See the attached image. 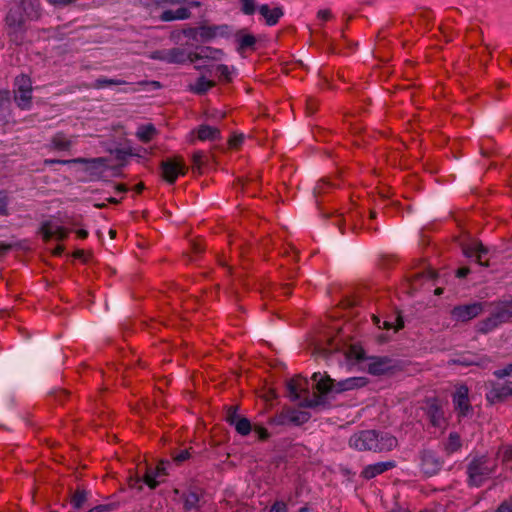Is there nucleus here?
<instances>
[{"instance_id": "nucleus-11", "label": "nucleus", "mask_w": 512, "mask_h": 512, "mask_svg": "<svg viewBox=\"0 0 512 512\" xmlns=\"http://www.w3.org/2000/svg\"><path fill=\"white\" fill-rule=\"evenodd\" d=\"M452 403L459 418H465L472 415L473 407L469 401V390L467 386L462 385L456 389L452 396Z\"/></svg>"}, {"instance_id": "nucleus-21", "label": "nucleus", "mask_w": 512, "mask_h": 512, "mask_svg": "<svg viewBox=\"0 0 512 512\" xmlns=\"http://www.w3.org/2000/svg\"><path fill=\"white\" fill-rule=\"evenodd\" d=\"M258 12L264 18L266 25L270 27L275 26L284 15V10L281 6L271 9L268 4L259 5Z\"/></svg>"}, {"instance_id": "nucleus-27", "label": "nucleus", "mask_w": 512, "mask_h": 512, "mask_svg": "<svg viewBox=\"0 0 512 512\" xmlns=\"http://www.w3.org/2000/svg\"><path fill=\"white\" fill-rule=\"evenodd\" d=\"M338 186L339 184L331 182L327 179L319 180L313 189V194L317 205H320L321 203L320 198H322L325 194L329 193L333 189H336Z\"/></svg>"}, {"instance_id": "nucleus-63", "label": "nucleus", "mask_w": 512, "mask_h": 512, "mask_svg": "<svg viewBox=\"0 0 512 512\" xmlns=\"http://www.w3.org/2000/svg\"><path fill=\"white\" fill-rule=\"evenodd\" d=\"M78 238L86 239L88 237V231L85 229H79L76 231Z\"/></svg>"}, {"instance_id": "nucleus-1", "label": "nucleus", "mask_w": 512, "mask_h": 512, "mask_svg": "<svg viewBox=\"0 0 512 512\" xmlns=\"http://www.w3.org/2000/svg\"><path fill=\"white\" fill-rule=\"evenodd\" d=\"M313 389L310 393L309 381L301 376L290 379L287 382V391L292 401H299V405L305 408H317L327 403V396L339 394L355 388L364 387L367 380L364 377H349L335 382L329 375H322L320 372L313 373Z\"/></svg>"}, {"instance_id": "nucleus-42", "label": "nucleus", "mask_w": 512, "mask_h": 512, "mask_svg": "<svg viewBox=\"0 0 512 512\" xmlns=\"http://www.w3.org/2000/svg\"><path fill=\"white\" fill-rule=\"evenodd\" d=\"M211 51L210 47H202L200 52H188L189 58L187 59V62L189 63H195L196 61L207 58L208 54L207 52Z\"/></svg>"}, {"instance_id": "nucleus-32", "label": "nucleus", "mask_w": 512, "mask_h": 512, "mask_svg": "<svg viewBox=\"0 0 512 512\" xmlns=\"http://www.w3.org/2000/svg\"><path fill=\"white\" fill-rule=\"evenodd\" d=\"M156 133L157 130L155 126L149 123L139 126L136 132V136L141 142L148 143L152 140Z\"/></svg>"}, {"instance_id": "nucleus-31", "label": "nucleus", "mask_w": 512, "mask_h": 512, "mask_svg": "<svg viewBox=\"0 0 512 512\" xmlns=\"http://www.w3.org/2000/svg\"><path fill=\"white\" fill-rule=\"evenodd\" d=\"M90 496V492L84 489H77L71 496L70 503L75 510H80L84 507Z\"/></svg>"}, {"instance_id": "nucleus-5", "label": "nucleus", "mask_w": 512, "mask_h": 512, "mask_svg": "<svg viewBox=\"0 0 512 512\" xmlns=\"http://www.w3.org/2000/svg\"><path fill=\"white\" fill-rule=\"evenodd\" d=\"M23 13L19 9L11 8L5 17V30L9 41L15 45H21L26 34V26Z\"/></svg>"}, {"instance_id": "nucleus-37", "label": "nucleus", "mask_w": 512, "mask_h": 512, "mask_svg": "<svg viewBox=\"0 0 512 512\" xmlns=\"http://www.w3.org/2000/svg\"><path fill=\"white\" fill-rule=\"evenodd\" d=\"M217 36L215 25L199 27V37L203 42H208Z\"/></svg>"}, {"instance_id": "nucleus-60", "label": "nucleus", "mask_w": 512, "mask_h": 512, "mask_svg": "<svg viewBox=\"0 0 512 512\" xmlns=\"http://www.w3.org/2000/svg\"><path fill=\"white\" fill-rule=\"evenodd\" d=\"M470 273V269L468 267H461L457 269L456 276L458 278H465Z\"/></svg>"}, {"instance_id": "nucleus-45", "label": "nucleus", "mask_w": 512, "mask_h": 512, "mask_svg": "<svg viewBox=\"0 0 512 512\" xmlns=\"http://www.w3.org/2000/svg\"><path fill=\"white\" fill-rule=\"evenodd\" d=\"M51 396L55 399V401L62 404L66 399H68L69 392L64 389H57L51 393Z\"/></svg>"}, {"instance_id": "nucleus-20", "label": "nucleus", "mask_w": 512, "mask_h": 512, "mask_svg": "<svg viewBox=\"0 0 512 512\" xmlns=\"http://www.w3.org/2000/svg\"><path fill=\"white\" fill-rule=\"evenodd\" d=\"M396 466L395 461H383L374 464L367 465L361 472V477L370 480L374 477L394 468Z\"/></svg>"}, {"instance_id": "nucleus-6", "label": "nucleus", "mask_w": 512, "mask_h": 512, "mask_svg": "<svg viewBox=\"0 0 512 512\" xmlns=\"http://www.w3.org/2000/svg\"><path fill=\"white\" fill-rule=\"evenodd\" d=\"M172 465L170 460H161L155 468H147L143 480L139 477L130 479V487L141 490L142 482L150 489H155L163 478L168 475L167 469Z\"/></svg>"}, {"instance_id": "nucleus-25", "label": "nucleus", "mask_w": 512, "mask_h": 512, "mask_svg": "<svg viewBox=\"0 0 512 512\" xmlns=\"http://www.w3.org/2000/svg\"><path fill=\"white\" fill-rule=\"evenodd\" d=\"M71 161H73V163L85 164L86 171L89 172V174L92 176L100 175V173H101L100 168L103 167L106 162V160L102 157L91 158V159L79 157V158L71 159Z\"/></svg>"}, {"instance_id": "nucleus-54", "label": "nucleus", "mask_w": 512, "mask_h": 512, "mask_svg": "<svg viewBox=\"0 0 512 512\" xmlns=\"http://www.w3.org/2000/svg\"><path fill=\"white\" fill-rule=\"evenodd\" d=\"M161 3L169 4V5H177V4H182V3H188V1L187 0H161ZM189 4L193 7H198L200 5V3L196 2V1L189 2Z\"/></svg>"}, {"instance_id": "nucleus-14", "label": "nucleus", "mask_w": 512, "mask_h": 512, "mask_svg": "<svg viewBox=\"0 0 512 512\" xmlns=\"http://www.w3.org/2000/svg\"><path fill=\"white\" fill-rule=\"evenodd\" d=\"M421 471L428 477L438 474L444 464L442 458L432 450H425L421 453Z\"/></svg>"}, {"instance_id": "nucleus-62", "label": "nucleus", "mask_w": 512, "mask_h": 512, "mask_svg": "<svg viewBox=\"0 0 512 512\" xmlns=\"http://www.w3.org/2000/svg\"><path fill=\"white\" fill-rule=\"evenodd\" d=\"M115 190L118 193H126L128 191V188L125 184L119 183L115 185Z\"/></svg>"}, {"instance_id": "nucleus-49", "label": "nucleus", "mask_w": 512, "mask_h": 512, "mask_svg": "<svg viewBox=\"0 0 512 512\" xmlns=\"http://www.w3.org/2000/svg\"><path fill=\"white\" fill-rule=\"evenodd\" d=\"M269 512H288L287 504L284 501H275Z\"/></svg>"}, {"instance_id": "nucleus-24", "label": "nucleus", "mask_w": 512, "mask_h": 512, "mask_svg": "<svg viewBox=\"0 0 512 512\" xmlns=\"http://www.w3.org/2000/svg\"><path fill=\"white\" fill-rule=\"evenodd\" d=\"M191 17V11L188 7H179L176 10H164L159 15L162 22H171L175 20H186Z\"/></svg>"}, {"instance_id": "nucleus-34", "label": "nucleus", "mask_w": 512, "mask_h": 512, "mask_svg": "<svg viewBox=\"0 0 512 512\" xmlns=\"http://www.w3.org/2000/svg\"><path fill=\"white\" fill-rule=\"evenodd\" d=\"M117 85H128V83L121 79L107 78L105 76L98 77L94 82V88L104 89Z\"/></svg>"}, {"instance_id": "nucleus-57", "label": "nucleus", "mask_w": 512, "mask_h": 512, "mask_svg": "<svg viewBox=\"0 0 512 512\" xmlns=\"http://www.w3.org/2000/svg\"><path fill=\"white\" fill-rule=\"evenodd\" d=\"M244 141V136L242 134L240 135H234L231 139H230V144L234 147H237L239 145H241Z\"/></svg>"}, {"instance_id": "nucleus-41", "label": "nucleus", "mask_w": 512, "mask_h": 512, "mask_svg": "<svg viewBox=\"0 0 512 512\" xmlns=\"http://www.w3.org/2000/svg\"><path fill=\"white\" fill-rule=\"evenodd\" d=\"M207 159V156L202 151H196L193 153L192 156V162H193V169L200 171L203 164L205 163V160Z\"/></svg>"}, {"instance_id": "nucleus-64", "label": "nucleus", "mask_w": 512, "mask_h": 512, "mask_svg": "<svg viewBox=\"0 0 512 512\" xmlns=\"http://www.w3.org/2000/svg\"><path fill=\"white\" fill-rule=\"evenodd\" d=\"M449 440L451 441V444L459 445V436L456 433H451L449 435Z\"/></svg>"}, {"instance_id": "nucleus-12", "label": "nucleus", "mask_w": 512, "mask_h": 512, "mask_svg": "<svg viewBox=\"0 0 512 512\" xmlns=\"http://www.w3.org/2000/svg\"><path fill=\"white\" fill-rule=\"evenodd\" d=\"M462 251L465 257L474 259L480 266H489L490 250L484 246L480 241H473L469 244L462 246Z\"/></svg>"}, {"instance_id": "nucleus-30", "label": "nucleus", "mask_w": 512, "mask_h": 512, "mask_svg": "<svg viewBox=\"0 0 512 512\" xmlns=\"http://www.w3.org/2000/svg\"><path fill=\"white\" fill-rule=\"evenodd\" d=\"M221 132L218 128L212 127L206 124H202L198 127L197 137L201 141H214L220 139Z\"/></svg>"}, {"instance_id": "nucleus-18", "label": "nucleus", "mask_w": 512, "mask_h": 512, "mask_svg": "<svg viewBox=\"0 0 512 512\" xmlns=\"http://www.w3.org/2000/svg\"><path fill=\"white\" fill-rule=\"evenodd\" d=\"M395 367L394 360L389 357H373L367 369L371 375L381 376L391 373Z\"/></svg>"}, {"instance_id": "nucleus-44", "label": "nucleus", "mask_w": 512, "mask_h": 512, "mask_svg": "<svg viewBox=\"0 0 512 512\" xmlns=\"http://www.w3.org/2000/svg\"><path fill=\"white\" fill-rule=\"evenodd\" d=\"M493 375L498 379H503L512 375V362L507 364L502 369H497L493 372Z\"/></svg>"}, {"instance_id": "nucleus-50", "label": "nucleus", "mask_w": 512, "mask_h": 512, "mask_svg": "<svg viewBox=\"0 0 512 512\" xmlns=\"http://www.w3.org/2000/svg\"><path fill=\"white\" fill-rule=\"evenodd\" d=\"M318 109V101L314 98H308L306 100V110L307 112L312 115L314 114Z\"/></svg>"}, {"instance_id": "nucleus-23", "label": "nucleus", "mask_w": 512, "mask_h": 512, "mask_svg": "<svg viewBox=\"0 0 512 512\" xmlns=\"http://www.w3.org/2000/svg\"><path fill=\"white\" fill-rule=\"evenodd\" d=\"M361 217V214L358 211H349L346 215L337 214L335 216V221L333 222L336 225L340 232L344 234V227L348 224L352 229H356L357 221Z\"/></svg>"}, {"instance_id": "nucleus-58", "label": "nucleus", "mask_w": 512, "mask_h": 512, "mask_svg": "<svg viewBox=\"0 0 512 512\" xmlns=\"http://www.w3.org/2000/svg\"><path fill=\"white\" fill-rule=\"evenodd\" d=\"M129 155L130 153L123 149H117L115 152L116 159L119 161H125Z\"/></svg>"}, {"instance_id": "nucleus-46", "label": "nucleus", "mask_w": 512, "mask_h": 512, "mask_svg": "<svg viewBox=\"0 0 512 512\" xmlns=\"http://www.w3.org/2000/svg\"><path fill=\"white\" fill-rule=\"evenodd\" d=\"M495 512H512V495L503 500Z\"/></svg>"}, {"instance_id": "nucleus-48", "label": "nucleus", "mask_w": 512, "mask_h": 512, "mask_svg": "<svg viewBox=\"0 0 512 512\" xmlns=\"http://www.w3.org/2000/svg\"><path fill=\"white\" fill-rule=\"evenodd\" d=\"M253 431L258 436V439L261 440V441H265V440H267L270 437V434L267 431V429L262 427V426H255L253 428Z\"/></svg>"}, {"instance_id": "nucleus-51", "label": "nucleus", "mask_w": 512, "mask_h": 512, "mask_svg": "<svg viewBox=\"0 0 512 512\" xmlns=\"http://www.w3.org/2000/svg\"><path fill=\"white\" fill-rule=\"evenodd\" d=\"M217 36L228 37L230 35V26L227 24L215 25Z\"/></svg>"}, {"instance_id": "nucleus-19", "label": "nucleus", "mask_w": 512, "mask_h": 512, "mask_svg": "<svg viewBox=\"0 0 512 512\" xmlns=\"http://www.w3.org/2000/svg\"><path fill=\"white\" fill-rule=\"evenodd\" d=\"M76 145V137L67 136L63 132H57L51 137L50 147L60 152H70L72 147Z\"/></svg>"}, {"instance_id": "nucleus-55", "label": "nucleus", "mask_w": 512, "mask_h": 512, "mask_svg": "<svg viewBox=\"0 0 512 512\" xmlns=\"http://www.w3.org/2000/svg\"><path fill=\"white\" fill-rule=\"evenodd\" d=\"M73 163V161H71V159L69 160H62V159H45L44 160V164L46 166H52L54 164H61V165H66V164H71Z\"/></svg>"}, {"instance_id": "nucleus-52", "label": "nucleus", "mask_w": 512, "mask_h": 512, "mask_svg": "<svg viewBox=\"0 0 512 512\" xmlns=\"http://www.w3.org/2000/svg\"><path fill=\"white\" fill-rule=\"evenodd\" d=\"M10 103V92L8 90H0V107H5Z\"/></svg>"}, {"instance_id": "nucleus-28", "label": "nucleus", "mask_w": 512, "mask_h": 512, "mask_svg": "<svg viewBox=\"0 0 512 512\" xmlns=\"http://www.w3.org/2000/svg\"><path fill=\"white\" fill-rule=\"evenodd\" d=\"M214 86L215 82L206 79L205 76H200L193 84L188 86V90L196 95H204Z\"/></svg>"}, {"instance_id": "nucleus-36", "label": "nucleus", "mask_w": 512, "mask_h": 512, "mask_svg": "<svg viewBox=\"0 0 512 512\" xmlns=\"http://www.w3.org/2000/svg\"><path fill=\"white\" fill-rule=\"evenodd\" d=\"M215 74L218 76L219 80L225 82L232 81V70L226 64H218L215 66Z\"/></svg>"}, {"instance_id": "nucleus-2", "label": "nucleus", "mask_w": 512, "mask_h": 512, "mask_svg": "<svg viewBox=\"0 0 512 512\" xmlns=\"http://www.w3.org/2000/svg\"><path fill=\"white\" fill-rule=\"evenodd\" d=\"M397 439L387 432L361 430L349 438V446L357 451L388 452L397 446Z\"/></svg>"}, {"instance_id": "nucleus-16", "label": "nucleus", "mask_w": 512, "mask_h": 512, "mask_svg": "<svg viewBox=\"0 0 512 512\" xmlns=\"http://www.w3.org/2000/svg\"><path fill=\"white\" fill-rule=\"evenodd\" d=\"M512 396V381L504 383L491 382L490 389L486 392V400L490 404H496L505 401Z\"/></svg>"}, {"instance_id": "nucleus-61", "label": "nucleus", "mask_w": 512, "mask_h": 512, "mask_svg": "<svg viewBox=\"0 0 512 512\" xmlns=\"http://www.w3.org/2000/svg\"><path fill=\"white\" fill-rule=\"evenodd\" d=\"M13 245L10 243H0V254H6L12 249Z\"/></svg>"}, {"instance_id": "nucleus-29", "label": "nucleus", "mask_w": 512, "mask_h": 512, "mask_svg": "<svg viewBox=\"0 0 512 512\" xmlns=\"http://www.w3.org/2000/svg\"><path fill=\"white\" fill-rule=\"evenodd\" d=\"M236 41L238 43L237 51L254 50L256 45V38L252 34H243V30H239L236 34Z\"/></svg>"}, {"instance_id": "nucleus-39", "label": "nucleus", "mask_w": 512, "mask_h": 512, "mask_svg": "<svg viewBox=\"0 0 512 512\" xmlns=\"http://www.w3.org/2000/svg\"><path fill=\"white\" fill-rule=\"evenodd\" d=\"M239 2L240 10L244 15L251 16L258 9L256 0H239Z\"/></svg>"}, {"instance_id": "nucleus-22", "label": "nucleus", "mask_w": 512, "mask_h": 512, "mask_svg": "<svg viewBox=\"0 0 512 512\" xmlns=\"http://www.w3.org/2000/svg\"><path fill=\"white\" fill-rule=\"evenodd\" d=\"M19 9L24 18L28 20H37L41 16V6L39 0H19Z\"/></svg>"}, {"instance_id": "nucleus-9", "label": "nucleus", "mask_w": 512, "mask_h": 512, "mask_svg": "<svg viewBox=\"0 0 512 512\" xmlns=\"http://www.w3.org/2000/svg\"><path fill=\"white\" fill-rule=\"evenodd\" d=\"M485 306V302L456 305L450 312L451 318L456 322L466 323L482 314L485 310Z\"/></svg>"}, {"instance_id": "nucleus-8", "label": "nucleus", "mask_w": 512, "mask_h": 512, "mask_svg": "<svg viewBox=\"0 0 512 512\" xmlns=\"http://www.w3.org/2000/svg\"><path fill=\"white\" fill-rule=\"evenodd\" d=\"M310 419V414L296 409H284L269 418L268 423L274 426L302 425Z\"/></svg>"}, {"instance_id": "nucleus-43", "label": "nucleus", "mask_w": 512, "mask_h": 512, "mask_svg": "<svg viewBox=\"0 0 512 512\" xmlns=\"http://www.w3.org/2000/svg\"><path fill=\"white\" fill-rule=\"evenodd\" d=\"M241 416L238 414V407L237 406H230L227 409L226 413V422L233 426V424L240 418Z\"/></svg>"}, {"instance_id": "nucleus-15", "label": "nucleus", "mask_w": 512, "mask_h": 512, "mask_svg": "<svg viewBox=\"0 0 512 512\" xmlns=\"http://www.w3.org/2000/svg\"><path fill=\"white\" fill-rule=\"evenodd\" d=\"M39 233L45 242L53 239L62 241L67 238L69 230L52 220H46L41 223Z\"/></svg>"}, {"instance_id": "nucleus-38", "label": "nucleus", "mask_w": 512, "mask_h": 512, "mask_svg": "<svg viewBox=\"0 0 512 512\" xmlns=\"http://www.w3.org/2000/svg\"><path fill=\"white\" fill-rule=\"evenodd\" d=\"M191 450L192 448H187L180 451H173L171 453L172 462L175 463L176 465H181L183 462H185L191 457Z\"/></svg>"}, {"instance_id": "nucleus-40", "label": "nucleus", "mask_w": 512, "mask_h": 512, "mask_svg": "<svg viewBox=\"0 0 512 512\" xmlns=\"http://www.w3.org/2000/svg\"><path fill=\"white\" fill-rule=\"evenodd\" d=\"M9 203H10V199H9L7 191L0 190V216L10 215V211L8 208Z\"/></svg>"}, {"instance_id": "nucleus-35", "label": "nucleus", "mask_w": 512, "mask_h": 512, "mask_svg": "<svg viewBox=\"0 0 512 512\" xmlns=\"http://www.w3.org/2000/svg\"><path fill=\"white\" fill-rule=\"evenodd\" d=\"M236 432L241 436H247L253 430L250 420L246 417L241 416L234 424Z\"/></svg>"}, {"instance_id": "nucleus-17", "label": "nucleus", "mask_w": 512, "mask_h": 512, "mask_svg": "<svg viewBox=\"0 0 512 512\" xmlns=\"http://www.w3.org/2000/svg\"><path fill=\"white\" fill-rule=\"evenodd\" d=\"M424 412L433 427H441L445 423L444 411L437 398L425 401Z\"/></svg>"}, {"instance_id": "nucleus-56", "label": "nucleus", "mask_w": 512, "mask_h": 512, "mask_svg": "<svg viewBox=\"0 0 512 512\" xmlns=\"http://www.w3.org/2000/svg\"><path fill=\"white\" fill-rule=\"evenodd\" d=\"M317 17L323 21H328L332 18V13L328 9L319 10Z\"/></svg>"}, {"instance_id": "nucleus-13", "label": "nucleus", "mask_w": 512, "mask_h": 512, "mask_svg": "<svg viewBox=\"0 0 512 512\" xmlns=\"http://www.w3.org/2000/svg\"><path fill=\"white\" fill-rule=\"evenodd\" d=\"M152 58L168 64H184L189 58L188 51L181 47L157 50L153 52Z\"/></svg>"}, {"instance_id": "nucleus-4", "label": "nucleus", "mask_w": 512, "mask_h": 512, "mask_svg": "<svg viewBox=\"0 0 512 512\" xmlns=\"http://www.w3.org/2000/svg\"><path fill=\"white\" fill-rule=\"evenodd\" d=\"M511 319L512 304L509 302L498 303L487 318L477 323L476 331L480 334H488Z\"/></svg>"}, {"instance_id": "nucleus-10", "label": "nucleus", "mask_w": 512, "mask_h": 512, "mask_svg": "<svg viewBox=\"0 0 512 512\" xmlns=\"http://www.w3.org/2000/svg\"><path fill=\"white\" fill-rule=\"evenodd\" d=\"M160 167L163 179L169 184H174L179 176L187 173V166L181 157L166 159L161 162Z\"/></svg>"}, {"instance_id": "nucleus-53", "label": "nucleus", "mask_w": 512, "mask_h": 512, "mask_svg": "<svg viewBox=\"0 0 512 512\" xmlns=\"http://www.w3.org/2000/svg\"><path fill=\"white\" fill-rule=\"evenodd\" d=\"M76 1L77 0H47L48 3L55 7H66L73 4Z\"/></svg>"}, {"instance_id": "nucleus-47", "label": "nucleus", "mask_w": 512, "mask_h": 512, "mask_svg": "<svg viewBox=\"0 0 512 512\" xmlns=\"http://www.w3.org/2000/svg\"><path fill=\"white\" fill-rule=\"evenodd\" d=\"M182 33L185 37L194 41H198L199 28L187 27L182 30Z\"/></svg>"}, {"instance_id": "nucleus-33", "label": "nucleus", "mask_w": 512, "mask_h": 512, "mask_svg": "<svg viewBox=\"0 0 512 512\" xmlns=\"http://www.w3.org/2000/svg\"><path fill=\"white\" fill-rule=\"evenodd\" d=\"M373 322L379 329L393 330L394 332L404 327V323L400 317L397 318L396 324L388 320H381L377 316H373Z\"/></svg>"}, {"instance_id": "nucleus-3", "label": "nucleus", "mask_w": 512, "mask_h": 512, "mask_svg": "<svg viewBox=\"0 0 512 512\" xmlns=\"http://www.w3.org/2000/svg\"><path fill=\"white\" fill-rule=\"evenodd\" d=\"M466 483L468 487L479 488L496 473L498 462L486 454H475L467 457Z\"/></svg>"}, {"instance_id": "nucleus-7", "label": "nucleus", "mask_w": 512, "mask_h": 512, "mask_svg": "<svg viewBox=\"0 0 512 512\" xmlns=\"http://www.w3.org/2000/svg\"><path fill=\"white\" fill-rule=\"evenodd\" d=\"M32 81L26 74L17 76L14 80V101L24 111L32 107Z\"/></svg>"}, {"instance_id": "nucleus-26", "label": "nucleus", "mask_w": 512, "mask_h": 512, "mask_svg": "<svg viewBox=\"0 0 512 512\" xmlns=\"http://www.w3.org/2000/svg\"><path fill=\"white\" fill-rule=\"evenodd\" d=\"M201 497V491L198 488H190L187 490L183 496V507L185 511L197 510L199 509V502Z\"/></svg>"}, {"instance_id": "nucleus-59", "label": "nucleus", "mask_w": 512, "mask_h": 512, "mask_svg": "<svg viewBox=\"0 0 512 512\" xmlns=\"http://www.w3.org/2000/svg\"><path fill=\"white\" fill-rule=\"evenodd\" d=\"M192 250L195 254H201L205 250V248L201 242H193Z\"/></svg>"}]
</instances>
